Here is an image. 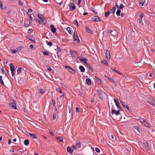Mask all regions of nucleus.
Wrapping results in <instances>:
<instances>
[{"mask_svg": "<svg viewBox=\"0 0 155 155\" xmlns=\"http://www.w3.org/2000/svg\"><path fill=\"white\" fill-rule=\"evenodd\" d=\"M119 110L116 111L114 109V108L112 107L111 108V113L112 114H115L116 115H118L120 114V110H121V107L118 106V107H117Z\"/></svg>", "mask_w": 155, "mask_h": 155, "instance_id": "1", "label": "nucleus"}, {"mask_svg": "<svg viewBox=\"0 0 155 155\" xmlns=\"http://www.w3.org/2000/svg\"><path fill=\"white\" fill-rule=\"evenodd\" d=\"M73 37L74 40L77 41L78 42H80V40L77 35V31H74Z\"/></svg>", "mask_w": 155, "mask_h": 155, "instance_id": "2", "label": "nucleus"}, {"mask_svg": "<svg viewBox=\"0 0 155 155\" xmlns=\"http://www.w3.org/2000/svg\"><path fill=\"white\" fill-rule=\"evenodd\" d=\"M143 147L147 150L150 149V147L149 146V143L147 141H146L143 143Z\"/></svg>", "mask_w": 155, "mask_h": 155, "instance_id": "3", "label": "nucleus"}, {"mask_svg": "<svg viewBox=\"0 0 155 155\" xmlns=\"http://www.w3.org/2000/svg\"><path fill=\"white\" fill-rule=\"evenodd\" d=\"M37 20L38 21L40 24L42 23L45 24L46 23V21L45 18H41V19L38 20L37 18Z\"/></svg>", "mask_w": 155, "mask_h": 155, "instance_id": "4", "label": "nucleus"}, {"mask_svg": "<svg viewBox=\"0 0 155 155\" xmlns=\"http://www.w3.org/2000/svg\"><path fill=\"white\" fill-rule=\"evenodd\" d=\"M69 6L71 9L73 10L75 8V6L73 3L70 2L69 4Z\"/></svg>", "mask_w": 155, "mask_h": 155, "instance_id": "5", "label": "nucleus"}, {"mask_svg": "<svg viewBox=\"0 0 155 155\" xmlns=\"http://www.w3.org/2000/svg\"><path fill=\"white\" fill-rule=\"evenodd\" d=\"M9 106L11 108L15 109H16V104L14 103H9Z\"/></svg>", "mask_w": 155, "mask_h": 155, "instance_id": "6", "label": "nucleus"}, {"mask_svg": "<svg viewBox=\"0 0 155 155\" xmlns=\"http://www.w3.org/2000/svg\"><path fill=\"white\" fill-rule=\"evenodd\" d=\"M31 24L30 21L28 20H26L25 21L24 24V26L25 27H28Z\"/></svg>", "mask_w": 155, "mask_h": 155, "instance_id": "7", "label": "nucleus"}, {"mask_svg": "<svg viewBox=\"0 0 155 155\" xmlns=\"http://www.w3.org/2000/svg\"><path fill=\"white\" fill-rule=\"evenodd\" d=\"M92 20L95 22H97L100 21L99 17L97 16H94L92 18Z\"/></svg>", "mask_w": 155, "mask_h": 155, "instance_id": "8", "label": "nucleus"}, {"mask_svg": "<svg viewBox=\"0 0 155 155\" xmlns=\"http://www.w3.org/2000/svg\"><path fill=\"white\" fill-rule=\"evenodd\" d=\"M51 31L53 33H55L56 31V29L54 27V26L53 25H50Z\"/></svg>", "mask_w": 155, "mask_h": 155, "instance_id": "9", "label": "nucleus"}, {"mask_svg": "<svg viewBox=\"0 0 155 155\" xmlns=\"http://www.w3.org/2000/svg\"><path fill=\"white\" fill-rule=\"evenodd\" d=\"M97 93L98 94L99 96V97L100 98V99H101L102 100H103V95L102 94L101 91L100 90H97Z\"/></svg>", "mask_w": 155, "mask_h": 155, "instance_id": "10", "label": "nucleus"}, {"mask_svg": "<svg viewBox=\"0 0 155 155\" xmlns=\"http://www.w3.org/2000/svg\"><path fill=\"white\" fill-rule=\"evenodd\" d=\"M78 59L80 61L84 62H85V61H87L88 60L86 58H84L82 59L79 57H78L77 58V61H78Z\"/></svg>", "mask_w": 155, "mask_h": 155, "instance_id": "11", "label": "nucleus"}, {"mask_svg": "<svg viewBox=\"0 0 155 155\" xmlns=\"http://www.w3.org/2000/svg\"><path fill=\"white\" fill-rule=\"evenodd\" d=\"M67 150L68 152L70 154H72L73 152V150L70 147H67Z\"/></svg>", "mask_w": 155, "mask_h": 155, "instance_id": "12", "label": "nucleus"}, {"mask_svg": "<svg viewBox=\"0 0 155 155\" xmlns=\"http://www.w3.org/2000/svg\"><path fill=\"white\" fill-rule=\"evenodd\" d=\"M70 52L71 54V56L72 57L74 56H75V54H76V52L74 50H70Z\"/></svg>", "mask_w": 155, "mask_h": 155, "instance_id": "13", "label": "nucleus"}, {"mask_svg": "<svg viewBox=\"0 0 155 155\" xmlns=\"http://www.w3.org/2000/svg\"><path fill=\"white\" fill-rule=\"evenodd\" d=\"M58 51L57 54L58 57H60L61 55V49L60 48H58Z\"/></svg>", "mask_w": 155, "mask_h": 155, "instance_id": "14", "label": "nucleus"}, {"mask_svg": "<svg viewBox=\"0 0 155 155\" xmlns=\"http://www.w3.org/2000/svg\"><path fill=\"white\" fill-rule=\"evenodd\" d=\"M86 83L88 85H90L91 84V80L89 78H87L86 79Z\"/></svg>", "mask_w": 155, "mask_h": 155, "instance_id": "15", "label": "nucleus"}, {"mask_svg": "<svg viewBox=\"0 0 155 155\" xmlns=\"http://www.w3.org/2000/svg\"><path fill=\"white\" fill-rule=\"evenodd\" d=\"M29 135L32 139H37V137L35 134L31 133H29Z\"/></svg>", "mask_w": 155, "mask_h": 155, "instance_id": "16", "label": "nucleus"}, {"mask_svg": "<svg viewBox=\"0 0 155 155\" xmlns=\"http://www.w3.org/2000/svg\"><path fill=\"white\" fill-rule=\"evenodd\" d=\"M79 68L81 72H83L84 71L85 69L84 68L83 66H80L79 67Z\"/></svg>", "mask_w": 155, "mask_h": 155, "instance_id": "17", "label": "nucleus"}, {"mask_svg": "<svg viewBox=\"0 0 155 155\" xmlns=\"http://www.w3.org/2000/svg\"><path fill=\"white\" fill-rule=\"evenodd\" d=\"M85 29L87 32L91 34H92V31L90 30L86 26L85 27Z\"/></svg>", "mask_w": 155, "mask_h": 155, "instance_id": "18", "label": "nucleus"}, {"mask_svg": "<svg viewBox=\"0 0 155 155\" xmlns=\"http://www.w3.org/2000/svg\"><path fill=\"white\" fill-rule=\"evenodd\" d=\"M105 77L108 80H109L110 81H111L113 82H114L115 83V81L113 80L112 78H110L107 75H105Z\"/></svg>", "mask_w": 155, "mask_h": 155, "instance_id": "19", "label": "nucleus"}, {"mask_svg": "<svg viewBox=\"0 0 155 155\" xmlns=\"http://www.w3.org/2000/svg\"><path fill=\"white\" fill-rule=\"evenodd\" d=\"M24 144L26 146H28L29 144V141L28 140L26 139L24 141Z\"/></svg>", "mask_w": 155, "mask_h": 155, "instance_id": "20", "label": "nucleus"}, {"mask_svg": "<svg viewBox=\"0 0 155 155\" xmlns=\"http://www.w3.org/2000/svg\"><path fill=\"white\" fill-rule=\"evenodd\" d=\"M57 139L61 142H63V138L62 137L60 136L57 138Z\"/></svg>", "mask_w": 155, "mask_h": 155, "instance_id": "21", "label": "nucleus"}, {"mask_svg": "<svg viewBox=\"0 0 155 155\" xmlns=\"http://www.w3.org/2000/svg\"><path fill=\"white\" fill-rule=\"evenodd\" d=\"M67 30L70 34H72L71 28L70 27H68L67 28Z\"/></svg>", "mask_w": 155, "mask_h": 155, "instance_id": "22", "label": "nucleus"}, {"mask_svg": "<svg viewBox=\"0 0 155 155\" xmlns=\"http://www.w3.org/2000/svg\"><path fill=\"white\" fill-rule=\"evenodd\" d=\"M10 67L11 68V70H15V66L13 64H10Z\"/></svg>", "mask_w": 155, "mask_h": 155, "instance_id": "23", "label": "nucleus"}, {"mask_svg": "<svg viewBox=\"0 0 155 155\" xmlns=\"http://www.w3.org/2000/svg\"><path fill=\"white\" fill-rule=\"evenodd\" d=\"M116 10V8L115 7H114L110 10V12L112 13H114Z\"/></svg>", "mask_w": 155, "mask_h": 155, "instance_id": "24", "label": "nucleus"}, {"mask_svg": "<svg viewBox=\"0 0 155 155\" xmlns=\"http://www.w3.org/2000/svg\"><path fill=\"white\" fill-rule=\"evenodd\" d=\"M113 32V31L112 30H109L108 31V33H109L110 34H111V35H112L114 36V34H115V33H116V31H114L115 33H113L112 34H111V32Z\"/></svg>", "mask_w": 155, "mask_h": 155, "instance_id": "25", "label": "nucleus"}, {"mask_svg": "<svg viewBox=\"0 0 155 155\" xmlns=\"http://www.w3.org/2000/svg\"><path fill=\"white\" fill-rule=\"evenodd\" d=\"M24 48V47H23V46H20V47H18L16 48L17 51L18 52L20 51L22 49Z\"/></svg>", "mask_w": 155, "mask_h": 155, "instance_id": "26", "label": "nucleus"}, {"mask_svg": "<svg viewBox=\"0 0 155 155\" xmlns=\"http://www.w3.org/2000/svg\"><path fill=\"white\" fill-rule=\"evenodd\" d=\"M46 67H47V68L48 70V71H51L52 72H54V71L51 69V68L49 66H46Z\"/></svg>", "mask_w": 155, "mask_h": 155, "instance_id": "27", "label": "nucleus"}, {"mask_svg": "<svg viewBox=\"0 0 155 155\" xmlns=\"http://www.w3.org/2000/svg\"><path fill=\"white\" fill-rule=\"evenodd\" d=\"M95 78L96 79L97 81V82L98 83H99L100 84H101V80L98 77H97V76H95Z\"/></svg>", "mask_w": 155, "mask_h": 155, "instance_id": "28", "label": "nucleus"}, {"mask_svg": "<svg viewBox=\"0 0 155 155\" xmlns=\"http://www.w3.org/2000/svg\"><path fill=\"white\" fill-rule=\"evenodd\" d=\"M39 92L42 94H43L45 93V91L42 89H39L38 90Z\"/></svg>", "mask_w": 155, "mask_h": 155, "instance_id": "29", "label": "nucleus"}, {"mask_svg": "<svg viewBox=\"0 0 155 155\" xmlns=\"http://www.w3.org/2000/svg\"><path fill=\"white\" fill-rule=\"evenodd\" d=\"M121 12V11L119 9H118L116 12V14L117 16H119L120 15V13Z\"/></svg>", "mask_w": 155, "mask_h": 155, "instance_id": "30", "label": "nucleus"}, {"mask_svg": "<svg viewBox=\"0 0 155 155\" xmlns=\"http://www.w3.org/2000/svg\"><path fill=\"white\" fill-rule=\"evenodd\" d=\"M137 120H139L140 121L142 122V123H143V122H144V121L145 120L143 118H142V117H139V118Z\"/></svg>", "mask_w": 155, "mask_h": 155, "instance_id": "31", "label": "nucleus"}, {"mask_svg": "<svg viewBox=\"0 0 155 155\" xmlns=\"http://www.w3.org/2000/svg\"><path fill=\"white\" fill-rule=\"evenodd\" d=\"M110 14V12L107 11L106 12L105 14V16L106 17H107Z\"/></svg>", "mask_w": 155, "mask_h": 155, "instance_id": "32", "label": "nucleus"}, {"mask_svg": "<svg viewBox=\"0 0 155 155\" xmlns=\"http://www.w3.org/2000/svg\"><path fill=\"white\" fill-rule=\"evenodd\" d=\"M22 69V68L21 67H19L18 68L17 70V72L18 73H19L21 72Z\"/></svg>", "mask_w": 155, "mask_h": 155, "instance_id": "33", "label": "nucleus"}, {"mask_svg": "<svg viewBox=\"0 0 155 155\" xmlns=\"http://www.w3.org/2000/svg\"><path fill=\"white\" fill-rule=\"evenodd\" d=\"M46 43L48 45H49L50 46H52L53 45V44H52V42L51 41L48 42V41H47Z\"/></svg>", "mask_w": 155, "mask_h": 155, "instance_id": "34", "label": "nucleus"}, {"mask_svg": "<svg viewBox=\"0 0 155 155\" xmlns=\"http://www.w3.org/2000/svg\"><path fill=\"white\" fill-rule=\"evenodd\" d=\"M27 14L29 16V19L31 20L32 21H33V18L32 16H31L30 14H29L28 12H27Z\"/></svg>", "mask_w": 155, "mask_h": 155, "instance_id": "35", "label": "nucleus"}, {"mask_svg": "<svg viewBox=\"0 0 155 155\" xmlns=\"http://www.w3.org/2000/svg\"><path fill=\"white\" fill-rule=\"evenodd\" d=\"M101 63L102 64L104 65H107V62L105 60L101 61Z\"/></svg>", "mask_w": 155, "mask_h": 155, "instance_id": "36", "label": "nucleus"}, {"mask_svg": "<svg viewBox=\"0 0 155 155\" xmlns=\"http://www.w3.org/2000/svg\"><path fill=\"white\" fill-rule=\"evenodd\" d=\"M56 91H57L59 92L60 93H62V92L61 91V89L59 87H58V88H56Z\"/></svg>", "mask_w": 155, "mask_h": 155, "instance_id": "37", "label": "nucleus"}, {"mask_svg": "<svg viewBox=\"0 0 155 155\" xmlns=\"http://www.w3.org/2000/svg\"><path fill=\"white\" fill-rule=\"evenodd\" d=\"M52 101L53 106L54 107H55L56 104L55 101L54 99H52Z\"/></svg>", "mask_w": 155, "mask_h": 155, "instance_id": "38", "label": "nucleus"}, {"mask_svg": "<svg viewBox=\"0 0 155 155\" xmlns=\"http://www.w3.org/2000/svg\"><path fill=\"white\" fill-rule=\"evenodd\" d=\"M106 57L107 58H108V56H110L109 51H108L107 50V51H106Z\"/></svg>", "mask_w": 155, "mask_h": 155, "instance_id": "39", "label": "nucleus"}, {"mask_svg": "<svg viewBox=\"0 0 155 155\" xmlns=\"http://www.w3.org/2000/svg\"><path fill=\"white\" fill-rule=\"evenodd\" d=\"M43 54L44 55H46V56H48L49 55V53L47 51H45L43 52Z\"/></svg>", "mask_w": 155, "mask_h": 155, "instance_id": "40", "label": "nucleus"}, {"mask_svg": "<svg viewBox=\"0 0 155 155\" xmlns=\"http://www.w3.org/2000/svg\"><path fill=\"white\" fill-rule=\"evenodd\" d=\"M53 119L55 120L56 118V115L55 113H54L53 114Z\"/></svg>", "mask_w": 155, "mask_h": 155, "instance_id": "41", "label": "nucleus"}, {"mask_svg": "<svg viewBox=\"0 0 155 155\" xmlns=\"http://www.w3.org/2000/svg\"><path fill=\"white\" fill-rule=\"evenodd\" d=\"M143 124L146 127H148V125L146 120L143 123Z\"/></svg>", "mask_w": 155, "mask_h": 155, "instance_id": "42", "label": "nucleus"}, {"mask_svg": "<svg viewBox=\"0 0 155 155\" xmlns=\"http://www.w3.org/2000/svg\"><path fill=\"white\" fill-rule=\"evenodd\" d=\"M11 72H12V76L13 77L15 75V70H11Z\"/></svg>", "mask_w": 155, "mask_h": 155, "instance_id": "43", "label": "nucleus"}, {"mask_svg": "<svg viewBox=\"0 0 155 155\" xmlns=\"http://www.w3.org/2000/svg\"><path fill=\"white\" fill-rule=\"evenodd\" d=\"M90 10L93 11L95 13H97V12L94 10V8L93 7H91L90 9Z\"/></svg>", "mask_w": 155, "mask_h": 155, "instance_id": "44", "label": "nucleus"}, {"mask_svg": "<svg viewBox=\"0 0 155 155\" xmlns=\"http://www.w3.org/2000/svg\"><path fill=\"white\" fill-rule=\"evenodd\" d=\"M0 7L2 9H5V8H3V3L2 1H0Z\"/></svg>", "mask_w": 155, "mask_h": 155, "instance_id": "45", "label": "nucleus"}, {"mask_svg": "<svg viewBox=\"0 0 155 155\" xmlns=\"http://www.w3.org/2000/svg\"><path fill=\"white\" fill-rule=\"evenodd\" d=\"M80 107H76V113L79 111Z\"/></svg>", "mask_w": 155, "mask_h": 155, "instance_id": "46", "label": "nucleus"}, {"mask_svg": "<svg viewBox=\"0 0 155 155\" xmlns=\"http://www.w3.org/2000/svg\"><path fill=\"white\" fill-rule=\"evenodd\" d=\"M76 145L77 146V147H80L81 145L80 144V142H78L76 144Z\"/></svg>", "mask_w": 155, "mask_h": 155, "instance_id": "47", "label": "nucleus"}, {"mask_svg": "<svg viewBox=\"0 0 155 155\" xmlns=\"http://www.w3.org/2000/svg\"><path fill=\"white\" fill-rule=\"evenodd\" d=\"M124 5H123L122 3L120 4V7L119 8L120 9H122L124 8Z\"/></svg>", "mask_w": 155, "mask_h": 155, "instance_id": "48", "label": "nucleus"}, {"mask_svg": "<svg viewBox=\"0 0 155 155\" xmlns=\"http://www.w3.org/2000/svg\"><path fill=\"white\" fill-rule=\"evenodd\" d=\"M111 69L112 70H113V71H115V72H117V73L119 74H121V73H120L119 71H118L116 70H115L114 69Z\"/></svg>", "mask_w": 155, "mask_h": 155, "instance_id": "49", "label": "nucleus"}, {"mask_svg": "<svg viewBox=\"0 0 155 155\" xmlns=\"http://www.w3.org/2000/svg\"><path fill=\"white\" fill-rule=\"evenodd\" d=\"M95 150L97 153H99L100 152V150L98 148H97V147L95 148Z\"/></svg>", "mask_w": 155, "mask_h": 155, "instance_id": "50", "label": "nucleus"}, {"mask_svg": "<svg viewBox=\"0 0 155 155\" xmlns=\"http://www.w3.org/2000/svg\"><path fill=\"white\" fill-rule=\"evenodd\" d=\"M147 103H148L149 104H151L154 107H155V105L153 103H152V102L147 101Z\"/></svg>", "mask_w": 155, "mask_h": 155, "instance_id": "51", "label": "nucleus"}, {"mask_svg": "<svg viewBox=\"0 0 155 155\" xmlns=\"http://www.w3.org/2000/svg\"><path fill=\"white\" fill-rule=\"evenodd\" d=\"M29 39L30 40L33 41H35L34 40L35 39L32 37H30Z\"/></svg>", "mask_w": 155, "mask_h": 155, "instance_id": "52", "label": "nucleus"}, {"mask_svg": "<svg viewBox=\"0 0 155 155\" xmlns=\"http://www.w3.org/2000/svg\"><path fill=\"white\" fill-rule=\"evenodd\" d=\"M144 1H143V0H142L141 1H140V4H141V6H143V5Z\"/></svg>", "mask_w": 155, "mask_h": 155, "instance_id": "53", "label": "nucleus"}, {"mask_svg": "<svg viewBox=\"0 0 155 155\" xmlns=\"http://www.w3.org/2000/svg\"><path fill=\"white\" fill-rule=\"evenodd\" d=\"M114 101L116 104H119V101H117L115 98L114 99Z\"/></svg>", "mask_w": 155, "mask_h": 155, "instance_id": "54", "label": "nucleus"}, {"mask_svg": "<svg viewBox=\"0 0 155 155\" xmlns=\"http://www.w3.org/2000/svg\"><path fill=\"white\" fill-rule=\"evenodd\" d=\"M38 17L40 19V20L41 19V18H42L43 17L42 15H40L38 14Z\"/></svg>", "mask_w": 155, "mask_h": 155, "instance_id": "55", "label": "nucleus"}, {"mask_svg": "<svg viewBox=\"0 0 155 155\" xmlns=\"http://www.w3.org/2000/svg\"><path fill=\"white\" fill-rule=\"evenodd\" d=\"M65 67L66 68L68 69L69 70H70V69H71V67L69 66H65Z\"/></svg>", "mask_w": 155, "mask_h": 155, "instance_id": "56", "label": "nucleus"}, {"mask_svg": "<svg viewBox=\"0 0 155 155\" xmlns=\"http://www.w3.org/2000/svg\"><path fill=\"white\" fill-rule=\"evenodd\" d=\"M17 52H18L17 51V49L14 50L13 51H12V54H15Z\"/></svg>", "mask_w": 155, "mask_h": 155, "instance_id": "57", "label": "nucleus"}, {"mask_svg": "<svg viewBox=\"0 0 155 155\" xmlns=\"http://www.w3.org/2000/svg\"><path fill=\"white\" fill-rule=\"evenodd\" d=\"M74 23L76 24V25L78 26V22L77 21V20H75L74 21Z\"/></svg>", "mask_w": 155, "mask_h": 155, "instance_id": "58", "label": "nucleus"}, {"mask_svg": "<svg viewBox=\"0 0 155 155\" xmlns=\"http://www.w3.org/2000/svg\"><path fill=\"white\" fill-rule=\"evenodd\" d=\"M5 71L6 72V74H7V76H8L9 75V71L7 69H6Z\"/></svg>", "mask_w": 155, "mask_h": 155, "instance_id": "59", "label": "nucleus"}, {"mask_svg": "<svg viewBox=\"0 0 155 155\" xmlns=\"http://www.w3.org/2000/svg\"><path fill=\"white\" fill-rule=\"evenodd\" d=\"M71 70H72V71H71V72H72V73H73V74H74V73H75L76 71H75L74 69H73V68H71Z\"/></svg>", "mask_w": 155, "mask_h": 155, "instance_id": "60", "label": "nucleus"}, {"mask_svg": "<svg viewBox=\"0 0 155 155\" xmlns=\"http://www.w3.org/2000/svg\"><path fill=\"white\" fill-rule=\"evenodd\" d=\"M142 19L141 18H140L139 19V22L140 24H141L142 22Z\"/></svg>", "mask_w": 155, "mask_h": 155, "instance_id": "61", "label": "nucleus"}, {"mask_svg": "<svg viewBox=\"0 0 155 155\" xmlns=\"http://www.w3.org/2000/svg\"><path fill=\"white\" fill-rule=\"evenodd\" d=\"M51 135L53 136L54 135V133L52 130L50 131L49 132Z\"/></svg>", "mask_w": 155, "mask_h": 155, "instance_id": "62", "label": "nucleus"}, {"mask_svg": "<svg viewBox=\"0 0 155 155\" xmlns=\"http://www.w3.org/2000/svg\"><path fill=\"white\" fill-rule=\"evenodd\" d=\"M153 76V73L152 72H150L149 74V76L150 77H152Z\"/></svg>", "mask_w": 155, "mask_h": 155, "instance_id": "63", "label": "nucleus"}, {"mask_svg": "<svg viewBox=\"0 0 155 155\" xmlns=\"http://www.w3.org/2000/svg\"><path fill=\"white\" fill-rule=\"evenodd\" d=\"M28 12L30 13H31L32 12V10L31 8H29L28 9Z\"/></svg>", "mask_w": 155, "mask_h": 155, "instance_id": "64", "label": "nucleus"}]
</instances>
